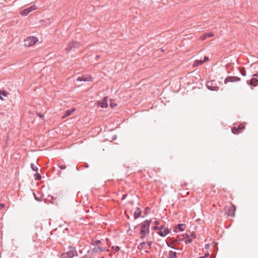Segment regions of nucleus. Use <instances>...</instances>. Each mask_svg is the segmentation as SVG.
I'll list each match as a JSON object with an SVG mask.
<instances>
[{
	"label": "nucleus",
	"mask_w": 258,
	"mask_h": 258,
	"mask_svg": "<svg viewBox=\"0 0 258 258\" xmlns=\"http://www.w3.org/2000/svg\"><path fill=\"white\" fill-rule=\"evenodd\" d=\"M108 248L103 246V243L100 240L92 238L91 241L90 248L88 250L87 253L93 254L99 252L108 251Z\"/></svg>",
	"instance_id": "nucleus-1"
},
{
	"label": "nucleus",
	"mask_w": 258,
	"mask_h": 258,
	"mask_svg": "<svg viewBox=\"0 0 258 258\" xmlns=\"http://www.w3.org/2000/svg\"><path fill=\"white\" fill-rule=\"evenodd\" d=\"M150 221L146 220L144 222L141 224V239H144L147 234H148L150 232Z\"/></svg>",
	"instance_id": "nucleus-2"
},
{
	"label": "nucleus",
	"mask_w": 258,
	"mask_h": 258,
	"mask_svg": "<svg viewBox=\"0 0 258 258\" xmlns=\"http://www.w3.org/2000/svg\"><path fill=\"white\" fill-rule=\"evenodd\" d=\"M69 251L62 253L61 258H73L78 255V252L74 247L69 246Z\"/></svg>",
	"instance_id": "nucleus-3"
},
{
	"label": "nucleus",
	"mask_w": 258,
	"mask_h": 258,
	"mask_svg": "<svg viewBox=\"0 0 258 258\" xmlns=\"http://www.w3.org/2000/svg\"><path fill=\"white\" fill-rule=\"evenodd\" d=\"M38 40V38L36 37H29L24 40V45L27 47L32 46L35 44Z\"/></svg>",
	"instance_id": "nucleus-4"
},
{
	"label": "nucleus",
	"mask_w": 258,
	"mask_h": 258,
	"mask_svg": "<svg viewBox=\"0 0 258 258\" xmlns=\"http://www.w3.org/2000/svg\"><path fill=\"white\" fill-rule=\"evenodd\" d=\"M207 88L211 91H217L219 89L215 81H209L206 83Z\"/></svg>",
	"instance_id": "nucleus-5"
},
{
	"label": "nucleus",
	"mask_w": 258,
	"mask_h": 258,
	"mask_svg": "<svg viewBox=\"0 0 258 258\" xmlns=\"http://www.w3.org/2000/svg\"><path fill=\"white\" fill-rule=\"evenodd\" d=\"M79 46L80 43L76 41H72L68 44L66 50L67 51H70L73 48H78Z\"/></svg>",
	"instance_id": "nucleus-6"
},
{
	"label": "nucleus",
	"mask_w": 258,
	"mask_h": 258,
	"mask_svg": "<svg viewBox=\"0 0 258 258\" xmlns=\"http://www.w3.org/2000/svg\"><path fill=\"white\" fill-rule=\"evenodd\" d=\"M36 8H37V7L35 6V5H33L28 8H27L26 9H24V10L21 11L20 12V13L23 16H26L31 12L36 10Z\"/></svg>",
	"instance_id": "nucleus-7"
},
{
	"label": "nucleus",
	"mask_w": 258,
	"mask_h": 258,
	"mask_svg": "<svg viewBox=\"0 0 258 258\" xmlns=\"http://www.w3.org/2000/svg\"><path fill=\"white\" fill-rule=\"evenodd\" d=\"M240 80V78L238 77L234 76H229L227 77L224 80V83L227 84L228 82H234L239 81Z\"/></svg>",
	"instance_id": "nucleus-8"
},
{
	"label": "nucleus",
	"mask_w": 258,
	"mask_h": 258,
	"mask_svg": "<svg viewBox=\"0 0 258 258\" xmlns=\"http://www.w3.org/2000/svg\"><path fill=\"white\" fill-rule=\"evenodd\" d=\"M236 210L235 207L232 205L231 207L228 208L227 211V216L234 217L235 216V212Z\"/></svg>",
	"instance_id": "nucleus-9"
},
{
	"label": "nucleus",
	"mask_w": 258,
	"mask_h": 258,
	"mask_svg": "<svg viewBox=\"0 0 258 258\" xmlns=\"http://www.w3.org/2000/svg\"><path fill=\"white\" fill-rule=\"evenodd\" d=\"M183 238L182 239H181L180 240H183L184 239V242L186 244H188L190 243L192 240L190 237H189V234L187 233H185L183 235Z\"/></svg>",
	"instance_id": "nucleus-10"
},
{
	"label": "nucleus",
	"mask_w": 258,
	"mask_h": 258,
	"mask_svg": "<svg viewBox=\"0 0 258 258\" xmlns=\"http://www.w3.org/2000/svg\"><path fill=\"white\" fill-rule=\"evenodd\" d=\"M77 81H84V82H89V81H92L93 80V78L92 77L87 76H82L79 77L77 79Z\"/></svg>",
	"instance_id": "nucleus-11"
},
{
	"label": "nucleus",
	"mask_w": 258,
	"mask_h": 258,
	"mask_svg": "<svg viewBox=\"0 0 258 258\" xmlns=\"http://www.w3.org/2000/svg\"><path fill=\"white\" fill-rule=\"evenodd\" d=\"M185 225L184 224H178L176 227V230H174L175 232H178V231L176 230H178L180 231H183L184 230L185 228Z\"/></svg>",
	"instance_id": "nucleus-12"
},
{
	"label": "nucleus",
	"mask_w": 258,
	"mask_h": 258,
	"mask_svg": "<svg viewBox=\"0 0 258 258\" xmlns=\"http://www.w3.org/2000/svg\"><path fill=\"white\" fill-rule=\"evenodd\" d=\"M169 233V230L168 228H164L163 231L160 230L158 232V234L161 237H164Z\"/></svg>",
	"instance_id": "nucleus-13"
},
{
	"label": "nucleus",
	"mask_w": 258,
	"mask_h": 258,
	"mask_svg": "<svg viewBox=\"0 0 258 258\" xmlns=\"http://www.w3.org/2000/svg\"><path fill=\"white\" fill-rule=\"evenodd\" d=\"M142 213V210L141 208H137L134 214V217L135 219H137L141 216Z\"/></svg>",
	"instance_id": "nucleus-14"
},
{
	"label": "nucleus",
	"mask_w": 258,
	"mask_h": 258,
	"mask_svg": "<svg viewBox=\"0 0 258 258\" xmlns=\"http://www.w3.org/2000/svg\"><path fill=\"white\" fill-rule=\"evenodd\" d=\"M75 110V108H72L71 109H68L66 110L64 112V114L63 116H62L63 118L67 117L68 116H69L71 115L73 112Z\"/></svg>",
	"instance_id": "nucleus-15"
},
{
	"label": "nucleus",
	"mask_w": 258,
	"mask_h": 258,
	"mask_svg": "<svg viewBox=\"0 0 258 258\" xmlns=\"http://www.w3.org/2000/svg\"><path fill=\"white\" fill-rule=\"evenodd\" d=\"M177 253L175 251L170 250L168 252V258H175L176 256Z\"/></svg>",
	"instance_id": "nucleus-16"
},
{
	"label": "nucleus",
	"mask_w": 258,
	"mask_h": 258,
	"mask_svg": "<svg viewBox=\"0 0 258 258\" xmlns=\"http://www.w3.org/2000/svg\"><path fill=\"white\" fill-rule=\"evenodd\" d=\"M203 63L204 62L202 60L197 59L194 61V62L193 63V66L195 67H198V66L202 65Z\"/></svg>",
	"instance_id": "nucleus-17"
},
{
	"label": "nucleus",
	"mask_w": 258,
	"mask_h": 258,
	"mask_svg": "<svg viewBox=\"0 0 258 258\" xmlns=\"http://www.w3.org/2000/svg\"><path fill=\"white\" fill-rule=\"evenodd\" d=\"M213 36V34L212 33H205L203 35L201 36V38L202 40H204L207 38L211 37Z\"/></svg>",
	"instance_id": "nucleus-18"
},
{
	"label": "nucleus",
	"mask_w": 258,
	"mask_h": 258,
	"mask_svg": "<svg viewBox=\"0 0 258 258\" xmlns=\"http://www.w3.org/2000/svg\"><path fill=\"white\" fill-rule=\"evenodd\" d=\"M258 82V80L256 78H252L250 80V85H255V84Z\"/></svg>",
	"instance_id": "nucleus-19"
},
{
	"label": "nucleus",
	"mask_w": 258,
	"mask_h": 258,
	"mask_svg": "<svg viewBox=\"0 0 258 258\" xmlns=\"http://www.w3.org/2000/svg\"><path fill=\"white\" fill-rule=\"evenodd\" d=\"M101 104H102V105H101V107L106 108L108 106L107 100L105 98L103 100Z\"/></svg>",
	"instance_id": "nucleus-20"
},
{
	"label": "nucleus",
	"mask_w": 258,
	"mask_h": 258,
	"mask_svg": "<svg viewBox=\"0 0 258 258\" xmlns=\"http://www.w3.org/2000/svg\"><path fill=\"white\" fill-rule=\"evenodd\" d=\"M31 168L32 170L34 171L37 172L38 170V168H37L36 165L34 163L31 164Z\"/></svg>",
	"instance_id": "nucleus-21"
},
{
	"label": "nucleus",
	"mask_w": 258,
	"mask_h": 258,
	"mask_svg": "<svg viewBox=\"0 0 258 258\" xmlns=\"http://www.w3.org/2000/svg\"><path fill=\"white\" fill-rule=\"evenodd\" d=\"M145 245H146V242H142L139 244V245L138 246V248L139 249H142Z\"/></svg>",
	"instance_id": "nucleus-22"
},
{
	"label": "nucleus",
	"mask_w": 258,
	"mask_h": 258,
	"mask_svg": "<svg viewBox=\"0 0 258 258\" xmlns=\"http://www.w3.org/2000/svg\"><path fill=\"white\" fill-rule=\"evenodd\" d=\"M231 131H232V133H233L234 134H237L239 132V130H238V128H237L236 127H232V129H231Z\"/></svg>",
	"instance_id": "nucleus-23"
},
{
	"label": "nucleus",
	"mask_w": 258,
	"mask_h": 258,
	"mask_svg": "<svg viewBox=\"0 0 258 258\" xmlns=\"http://www.w3.org/2000/svg\"><path fill=\"white\" fill-rule=\"evenodd\" d=\"M7 93L5 91H1L0 90V99L3 100L2 96H7Z\"/></svg>",
	"instance_id": "nucleus-24"
},
{
	"label": "nucleus",
	"mask_w": 258,
	"mask_h": 258,
	"mask_svg": "<svg viewBox=\"0 0 258 258\" xmlns=\"http://www.w3.org/2000/svg\"><path fill=\"white\" fill-rule=\"evenodd\" d=\"M84 167H86V168H88L89 167V165L85 163V164L84 165H81L79 167H78L77 166L76 167V169L79 171L80 170V169H82Z\"/></svg>",
	"instance_id": "nucleus-25"
},
{
	"label": "nucleus",
	"mask_w": 258,
	"mask_h": 258,
	"mask_svg": "<svg viewBox=\"0 0 258 258\" xmlns=\"http://www.w3.org/2000/svg\"><path fill=\"white\" fill-rule=\"evenodd\" d=\"M35 179L36 180H40L41 179V175L39 173H38L37 172L35 174Z\"/></svg>",
	"instance_id": "nucleus-26"
},
{
	"label": "nucleus",
	"mask_w": 258,
	"mask_h": 258,
	"mask_svg": "<svg viewBox=\"0 0 258 258\" xmlns=\"http://www.w3.org/2000/svg\"><path fill=\"white\" fill-rule=\"evenodd\" d=\"M189 237H190V238H191L192 239H195L196 238V234L195 232H192L189 235Z\"/></svg>",
	"instance_id": "nucleus-27"
},
{
	"label": "nucleus",
	"mask_w": 258,
	"mask_h": 258,
	"mask_svg": "<svg viewBox=\"0 0 258 258\" xmlns=\"http://www.w3.org/2000/svg\"><path fill=\"white\" fill-rule=\"evenodd\" d=\"M240 72H241V75L243 76H246V71L244 68H243L241 70H240Z\"/></svg>",
	"instance_id": "nucleus-28"
},
{
	"label": "nucleus",
	"mask_w": 258,
	"mask_h": 258,
	"mask_svg": "<svg viewBox=\"0 0 258 258\" xmlns=\"http://www.w3.org/2000/svg\"><path fill=\"white\" fill-rule=\"evenodd\" d=\"M238 130H239V131L242 129H243L244 128V125L242 124H240L238 127Z\"/></svg>",
	"instance_id": "nucleus-29"
},
{
	"label": "nucleus",
	"mask_w": 258,
	"mask_h": 258,
	"mask_svg": "<svg viewBox=\"0 0 258 258\" xmlns=\"http://www.w3.org/2000/svg\"><path fill=\"white\" fill-rule=\"evenodd\" d=\"M59 167L60 169H65L66 168V166L65 165L62 164L59 166Z\"/></svg>",
	"instance_id": "nucleus-30"
},
{
	"label": "nucleus",
	"mask_w": 258,
	"mask_h": 258,
	"mask_svg": "<svg viewBox=\"0 0 258 258\" xmlns=\"http://www.w3.org/2000/svg\"><path fill=\"white\" fill-rule=\"evenodd\" d=\"M152 244V241H149V242H146V245H147L148 246L149 248H151Z\"/></svg>",
	"instance_id": "nucleus-31"
},
{
	"label": "nucleus",
	"mask_w": 258,
	"mask_h": 258,
	"mask_svg": "<svg viewBox=\"0 0 258 258\" xmlns=\"http://www.w3.org/2000/svg\"><path fill=\"white\" fill-rule=\"evenodd\" d=\"M112 248L115 250V251H119L120 250V248L119 246H116L115 247H112Z\"/></svg>",
	"instance_id": "nucleus-32"
},
{
	"label": "nucleus",
	"mask_w": 258,
	"mask_h": 258,
	"mask_svg": "<svg viewBox=\"0 0 258 258\" xmlns=\"http://www.w3.org/2000/svg\"><path fill=\"white\" fill-rule=\"evenodd\" d=\"M127 196V194L123 195L122 196L121 200L123 201V200H125Z\"/></svg>",
	"instance_id": "nucleus-33"
},
{
	"label": "nucleus",
	"mask_w": 258,
	"mask_h": 258,
	"mask_svg": "<svg viewBox=\"0 0 258 258\" xmlns=\"http://www.w3.org/2000/svg\"><path fill=\"white\" fill-rule=\"evenodd\" d=\"M209 60V57L208 56H205L204 57V60H202L203 62H205V61H207Z\"/></svg>",
	"instance_id": "nucleus-34"
},
{
	"label": "nucleus",
	"mask_w": 258,
	"mask_h": 258,
	"mask_svg": "<svg viewBox=\"0 0 258 258\" xmlns=\"http://www.w3.org/2000/svg\"><path fill=\"white\" fill-rule=\"evenodd\" d=\"M5 204L0 203V210H1L3 207H4Z\"/></svg>",
	"instance_id": "nucleus-35"
},
{
	"label": "nucleus",
	"mask_w": 258,
	"mask_h": 258,
	"mask_svg": "<svg viewBox=\"0 0 258 258\" xmlns=\"http://www.w3.org/2000/svg\"><path fill=\"white\" fill-rule=\"evenodd\" d=\"M105 240H106V242H107V244L108 245V247H110V244H109V239H108V238H106L105 239Z\"/></svg>",
	"instance_id": "nucleus-36"
},
{
	"label": "nucleus",
	"mask_w": 258,
	"mask_h": 258,
	"mask_svg": "<svg viewBox=\"0 0 258 258\" xmlns=\"http://www.w3.org/2000/svg\"><path fill=\"white\" fill-rule=\"evenodd\" d=\"M159 228V230L160 231V230H162V229L164 228V225H162L159 227H158Z\"/></svg>",
	"instance_id": "nucleus-37"
},
{
	"label": "nucleus",
	"mask_w": 258,
	"mask_h": 258,
	"mask_svg": "<svg viewBox=\"0 0 258 258\" xmlns=\"http://www.w3.org/2000/svg\"><path fill=\"white\" fill-rule=\"evenodd\" d=\"M155 226H158L159 224V221H155L154 222Z\"/></svg>",
	"instance_id": "nucleus-38"
},
{
	"label": "nucleus",
	"mask_w": 258,
	"mask_h": 258,
	"mask_svg": "<svg viewBox=\"0 0 258 258\" xmlns=\"http://www.w3.org/2000/svg\"><path fill=\"white\" fill-rule=\"evenodd\" d=\"M116 104H114V103H113H113H111V104H110V106H111V107L112 108L114 107L115 106H116Z\"/></svg>",
	"instance_id": "nucleus-39"
},
{
	"label": "nucleus",
	"mask_w": 258,
	"mask_h": 258,
	"mask_svg": "<svg viewBox=\"0 0 258 258\" xmlns=\"http://www.w3.org/2000/svg\"><path fill=\"white\" fill-rule=\"evenodd\" d=\"M153 229L154 230H159V228L157 226H155L154 227H153Z\"/></svg>",
	"instance_id": "nucleus-40"
},
{
	"label": "nucleus",
	"mask_w": 258,
	"mask_h": 258,
	"mask_svg": "<svg viewBox=\"0 0 258 258\" xmlns=\"http://www.w3.org/2000/svg\"><path fill=\"white\" fill-rule=\"evenodd\" d=\"M209 245L208 244H206V245H205V249H208V248H209Z\"/></svg>",
	"instance_id": "nucleus-41"
},
{
	"label": "nucleus",
	"mask_w": 258,
	"mask_h": 258,
	"mask_svg": "<svg viewBox=\"0 0 258 258\" xmlns=\"http://www.w3.org/2000/svg\"><path fill=\"white\" fill-rule=\"evenodd\" d=\"M253 77H258V73L254 74L252 75Z\"/></svg>",
	"instance_id": "nucleus-42"
},
{
	"label": "nucleus",
	"mask_w": 258,
	"mask_h": 258,
	"mask_svg": "<svg viewBox=\"0 0 258 258\" xmlns=\"http://www.w3.org/2000/svg\"><path fill=\"white\" fill-rule=\"evenodd\" d=\"M38 115H39V116L40 117H42L43 116V115H42V114H41V113H38Z\"/></svg>",
	"instance_id": "nucleus-43"
},
{
	"label": "nucleus",
	"mask_w": 258,
	"mask_h": 258,
	"mask_svg": "<svg viewBox=\"0 0 258 258\" xmlns=\"http://www.w3.org/2000/svg\"><path fill=\"white\" fill-rule=\"evenodd\" d=\"M80 258H89V257H88L87 255H84Z\"/></svg>",
	"instance_id": "nucleus-44"
},
{
	"label": "nucleus",
	"mask_w": 258,
	"mask_h": 258,
	"mask_svg": "<svg viewBox=\"0 0 258 258\" xmlns=\"http://www.w3.org/2000/svg\"><path fill=\"white\" fill-rule=\"evenodd\" d=\"M61 173V171H60V170H59V171H58V174L59 175V176H60V175Z\"/></svg>",
	"instance_id": "nucleus-45"
},
{
	"label": "nucleus",
	"mask_w": 258,
	"mask_h": 258,
	"mask_svg": "<svg viewBox=\"0 0 258 258\" xmlns=\"http://www.w3.org/2000/svg\"><path fill=\"white\" fill-rule=\"evenodd\" d=\"M35 199L36 200L39 201V200L38 199V198H36L35 196Z\"/></svg>",
	"instance_id": "nucleus-46"
},
{
	"label": "nucleus",
	"mask_w": 258,
	"mask_h": 258,
	"mask_svg": "<svg viewBox=\"0 0 258 258\" xmlns=\"http://www.w3.org/2000/svg\"><path fill=\"white\" fill-rule=\"evenodd\" d=\"M209 255V254H205V257H206L208 256Z\"/></svg>",
	"instance_id": "nucleus-47"
},
{
	"label": "nucleus",
	"mask_w": 258,
	"mask_h": 258,
	"mask_svg": "<svg viewBox=\"0 0 258 258\" xmlns=\"http://www.w3.org/2000/svg\"><path fill=\"white\" fill-rule=\"evenodd\" d=\"M145 252H146V253H149V251H148V250H146V251H145Z\"/></svg>",
	"instance_id": "nucleus-48"
},
{
	"label": "nucleus",
	"mask_w": 258,
	"mask_h": 258,
	"mask_svg": "<svg viewBox=\"0 0 258 258\" xmlns=\"http://www.w3.org/2000/svg\"><path fill=\"white\" fill-rule=\"evenodd\" d=\"M130 203H131V204H133V202H132H132H131Z\"/></svg>",
	"instance_id": "nucleus-49"
}]
</instances>
